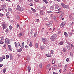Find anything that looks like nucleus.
Masks as SVG:
<instances>
[{
  "mask_svg": "<svg viewBox=\"0 0 74 74\" xmlns=\"http://www.w3.org/2000/svg\"><path fill=\"white\" fill-rule=\"evenodd\" d=\"M57 38V35L53 34L51 37L50 39L51 41H55Z\"/></svg>",
  "mask_w": 74,
  "mask_h": 74,
  "instance_id": "nucleus-1",
  "label": "nucleus"
},
{
  "mask_svg": "<svg viewBox=\"0 0 74 74\" xmlns=\"http://www.w3.org/2000/svg\"><path fill=\"white\" fill-rule=\"evenodd\" d=\"M61 5L62 7L63 8H66V9H68V8H69V6L68 5H65V4L62 3H61Z\"/></svg>",
  "mask_w": 74,
  "mask_h": 74,
  "instance_id": "nucleus-2",
  "label": "nucleus"
},
{
  "mask_svg": "<svg viewBox=\"0 0 74 74\" xmlns=\"http://www.w3.org/2000/svg\"><path fill=\"white\" fill-rule=\"evenodd\" d=\"M14 44L15 45V47L17 48H19V46L20 47H21V48L22 47L21 46V45H20V44H19V42L17 43L16 42H15Z\"/></svg>",
  "mask_w": 74,
  "mask_h": 74,
  "instance_id": "nucleus-3",
  "label": "nucleus"
},
{
  "mask_svg": "<svg viewBox=\"0 0 74 74\" xmlns=\"http://www.w3.org/2000/svg\"><path fill=\"white\" fill-rule=\"evenodd\" d=\"M55 8L56 10H58L57 11H60V10H62V8H59V6L56 5H55Z\"/></svg>",
  "mask_w": 74,
  "mask_h": 74,
  "instance_id": "nucleus-4",
  "label": "nucleus"
},
{
  "mask_svg": "<svg viewBox=\"0 0 74 74\" xmlns=\"http://www.w3.org/2000/svg\"><path fill=\"white\" fill-rule=\"evenodd\" d=\"M5 43L7 45L10 44V40L6 38L5 40Z\"/></svg>",
  "mask_w": 74,
  "mask_h": 74,
  "instance_id": "nucleus-5",
  "label": "nucleus"
},
{
  "mask_svg": "<svg viewBox=\"0 0 74 74\" xmlns=\"http://www.w3.org/2000/svg\"><path fill=\"white\" fill-rule=\"evenodd\" d=\"M42 41L44 43L45 42H48V40L46 38H42Z\"/></svg>",
  "mask_w": 74,
  "mask_h": 74,
  "instance_id": "nucleus-6",
  "label": "nucleus"
},
{
  "mask_svg": "<svg viewBox=\"0 0 74 74\" xmlns=\"http://www.w3.org/2000/svg\"><path fill=\"white\" fill-rule=\"evenodd\" d=\"M2 26H3V29H7V27L5 26V22L2 23Z\"/></svg>",
  "mask_w": 74,
  "mask_h": 74,
  "instance_id": "nucleus-7",
  "label": "nucleus"
},
{
  "mask_svg": "<svg viewBox=\"0 0 74 74\" xmlns=\"http://www.w3.org/2000/svg\"><path fill=\"white\" fill-rule=\"evenodd\" d=\"M52 21H50L49 24L48 25V27H51V26H52Z\"/></svg>",
  "mask_w": 74,
  "mask_h": 74,
  "instance_id": "nucleus-8",
  "label": "nucleus"
},
{
  "mask_svg": "<svg viewBox=\"0 0 74 74\" xmlns=\"http://www.w3.org/2000/svg\"><path fill=\"white\" fill-rule=\"evenodd\" d=\"M66 24L65 23V22H63L60 25V27H64V25H65V24Z\"/></svg>",
  "mask_w": 74,
  "mask_h": 74,
  "instance_id": "nucleus-9",
  "label": "nucleus"
},
{
  "mask_svg": "<svg viewBox=\"0 0 74 74\" xmlns=\"http://www.w3.org/2000/svg\"><path fill=\"white\" fill-rule=\"evenodd\" d=\"M40 48L41 50H43L45 49V47L44 46H40Z\"/></svg>",
  "mask_w": 74,
  "mask_h": 74,
  "instance_id": "nucleus-10",
  "label": "nucleus"
},
{
  "mask_svg": "<svg viewBox=\"0 0 74 74\" xmlns=\"http://www.w3.org/2000/svg\"><path fill=\"white\" fill-rule=\"evenodd\" d=\"M27 69H28V73H29V72H30V70H31V67H30V66H28L27 67Z\"/></svg>",
  "mask_w": 74,
  "mask_h": 74,
  "instance_id": "nucleus-11",
  "label": "nucleus"
},
{
  "mask_svg": "<svg viewBox=\"0 0 74 74\" xmlns=\"http://www.w3.org/2000/svg\"><path fill=\"white\" fill-rule=\"evenodd\" d=\"M17 52H21V51H22V48H20V49H18L17 50Z\"/></svg>",
  "mask_w": 74,
  "mask_h": 74,
  "instance_id": "nucleus-12",
  "label": "nucleus"
},
{
  "mask_svg": "<svg viewBox=\"0 0 74 74\" xmlns=\"http://www.w3.org/2000/svg\"><path fill=\"white\" fill-rule=\"evenodd\" d=\"M40 14L42 15H44V12L42 11V10H41L40 12Z\"/></svg>",
  "mask_w": 74,
  "mask_h": 74,
  "instance_id": "nucleus-13",
  "label": "nucleus"
},
{
  "mask_svg": "<svg viewBox=\"0 0 74 74\" xmlns=\"http://www.w3.org/2000/svg\"><path fill=\"white\" fill-rule=\"evenodd\" d=\"M64 35L66 37H69V36H68V34H67V32H64Z\"/></svg>",
  "mask_w": 74,
  "mask_h": 74,
  "instance_id": "nucleus-14",
  "label": "nucleus"
},
{
  "mask_svg": "<svg viewBox=\"0 0 74 74\" xmlns=\"http://www.w3.org/2000/svg\"><path fill=\"white\" fill-rule=\"evenodd\" d=\"M51 66V64H49L47 67V69H49V68H50V66Z\"/></svg>",
  "mask_w": 74,
  "mask_h": 74,
  "instance_id": "nucleus-15",
  "label": "nucleus"
},
{
  "mask_svg": "<svg viewBox=\"0 0 74 74\" xmlns=\"http://www.w3.org/2000/svg\"><path fill=\"white\" fill-rule=\"evenodd\" d=\"M46 56L48 57H51V54H46Z\"/></svg>",
  "mask_w": 74,
  "mask_h": 74,
  "instance_id": "nucleus-16",
  "label": "nucleus"
},
{
  "mask_svg": "<svg viewBox=\"0 0 74 74\" xmlns=\"http://www.w3.org/2000/svg\"><path fill=\"white\" fill-rule=\"evenodd\" d=\"M43 2H44L45 3V4H47L48 3V1L47 0H43Z\"/></svg>",
  "mask_w": 74,
  "mask_h": 74,
  "instance_id": "nucleus-17",
  "label": "nucleus"
},
{
  "mask_svg": "<svg viewBox=\"0 0 74 74\" xmlns=\"http://www.w3.org/2000/svg\"><path fill=\"white\" fill-rule=\"evenodd\" d=\"M63 16H64V14H61L60 16V19L62 18L63 17Z\"/></svg>",
  "mask_w": 74,
  "mask_h": 74,
  "instance_id": "nucleus-18",
  "label": "nucleus"
},
{
  "mask_svg": "<svg viewBox=\"0 0 74 74\" xmlns=\"http://www.w3.org/2000/svg\"><path fill=\"white\" fill-rule=\"evenodd\" d=\"M16 18L17 19H19L20 18H19V16L17 15H16Z\"/></svg>",
  "mask_w": 74,
  "mask_h": 74,
  "instance_id": "nucleus-19",
  "label": "nucleus"
},
{
  "mask_svg": "<svg viewBox=\"0 0 74 74\" xmlns=\"http://www.w3.org/2000/svg\"><path fill=\"white\" fill-rule=\"evenodd\" d=\"M31 9L32 10L33 12H36V10L34 9L33 8H32Z\"/></svg>",
  "mask_w": 74,
  "mask_h": 74,
  "instance_id": "nucleus-20",
  "label": "nucleus"
},
{
  "mask_svg": "<svg viewBox=\"0 0 74 74\" xmlns=\"http://www.w3.org/2000/svg\"><path fill=\"white\" fill-rule=\"evenodd\" d=\"M35 47L36 48H38V44L37 43H36Z\"/></svg>",
  "mask_w": 74,
  "mask_h": 74,
  "instance_id": "nucleus-21",
  "label": "nucleus"
},
{
  "mask_svg": "<svg viewBox=\"0 0 74 74\" xmlns=\"http://www.w3.org/2000/svg\"><path fill=\"white\" fill-rule=\"evenodd\" d=\"M55 62L56 61L55 59H53V60L52 61V64H54L55 63Z\"/></svg>",
  "mask_w": 74,
  "mask_h": 74,
  "instance_id": "nucleus-22",
  "label": "nucleus"
},
{
  "mask_svg": "<svg viewBox=\"0 0 74 74\" xmlns=\"http://www.w3.org/2000/svg\"><path fill=\"white\" fill-rule=\"evenodd\" d=\"M3 43H4V42L2 41L1 40H0V44H3Z\"/></svg>",
  "mask_w": 74,
  "mask_h": 74,
  "instance_id": "nucleus-23",
  "label": "nucleus"
},
{
  "mask_svg": "<svg viewBox=\"0 0 74 74\" xmlns=\"http://www.w3.org/2000/svg\"><path fill=\"white\" fill-rule=\"evenodd\" d=\"M29 47H32L33 46V45L32 44V42H30V44L29 45Z\"/></svg>",
  "mask_w": 74,
  "mask_h": 74,
  "instance_id": "nucleus-24",
  "label": "nucleus"
},
{
  "mask_svg": "<svg viewBox=\"0 0 74 74\" xmlns=\"http://www.w3.org/2000/svg\"><path fill=\"white\" fill-rule=\"evenodd\" d=\"M7 70V69L6 68H5L4 69H3V73H5V72Z\"/></svg>",
  "mask_w": 74,
  "mask_h": 74,
  "instance_id": "nucleus-25",
  "label": "nucleus"
},
{
  "mask_svg": "<svg viewBox=\"0 0 74 74\" xmlns=\"http://www.w3.org/2000/svg\"><path fill=\"white\" fill-rule=\"evenodd\" d=\"M9 28L10 30H12V26L11 25H10L9 26Z\"/></svg>",
  "mask_w": 74,
  "mask_h": 74,
  "instance_id": "nucleus-26",
  "label": "nucleus"
},
{
  "mask_svg": "<svg viewBox=\"0 0 74 74\" xmlns=\"http://www.w3.org/2000/svg\"><path fill=\"white\" fill-rule=\"evenodd\" d=\"M22 34H23L22 33H19V35H18L19 37H21V36H22L23 35Z\"/></svg>",
  "mask_w": 74,
  "mask_h": 74,
  "instance_id": "nucleus-27",
  "label": "nucleus"
},
{
  "mask_svg": "<svg viewBox=\"0 0 74 74\" xmlns=\"http://www.w3.org/2000/svg\"><path fill=\"white\" fill-rule=\"evenodd\" d=\"M59 44L60 45H62L63 44V42L62 41L60 42L59 43Z\"/></svg>",
  "mask_w": 74,
  "mask_h": 74,
  "instance_id": "nucleus-28",
  "label": "nucleus"
},
{
  "mask_svg": "<svg viewBox=\"0 0 74 74\" xmlns=\"http://www.w3.org/2000/svg\"><path fill=\"white\" fill-rule=\"evenodd\" d=\"M5 32L6 33H8L9 32V29H6Z\"/></svg>",
  "mask_w": 74,
  "mask_h": 74,
  "instance_id": "nucleus-29",
  "label": "nucleus"
},
{
  "mask_svg": "<svg viewBox=\"0 0 74 74\" xmlns=\"http://www.w3.org/2000/svg\"><path fill=\"white\" fill-rule=\"evenodd\" d=\"M39 67L40 68V69H41L42 68V64L40 63V64L39 65Z\"/></svg>",
  "mask_w": 74,
  "mask_h": 74,
  "instance_id": "nucleus-30",
  "label": "nucleus"
},
{
  "mask_svg": "<svg viewBox=\"0 0 74 74\" xmlns=\"http://www.w3.org/2000/svg\"><path fill=\"white\" fill-rule=\"evenodd\" d=\"M52 12V11H47V13L48 14H51Z\"/></svg>",
  "mask_w": 74,
  "mask_h": 74,
  "instance_id": "nucleus-31",
  "label": "nucleus"
},
{
  "mask_svg": "<svg viewBox=\"0 0 74 74\" xmlns=\"http://www.w3.org/2000/svg\"><path fill=\"white\" fill-rule=\"evenodd\" d=\"M3 59L2 57L0 58V62H3Z\"/></svg>",
  "mask_w": 74,
  "mask_h": 74,
  "instance_id": "nucleus-32",
  "label": "nucleus"
},
{
  "mask_svg": "<svg viewBox=\"0 0 74 74\" xmlns=\"http://www.w3.org/2000/svg\"><path fill=\"white\" fill-rule=\"evenodd\" d=\"M10 59L11 60H13V57H12V56H10Z\"/></svg>",
  "mask_w": 74,
  "mask_h": 74,
  "instance_id": "nucleus-33",
  "label": "nucleus"
},
{
  "mask_svg": "<svg viewBox=\"0 0 74 74\" xmlns=\"http://www.w3.org/2000/svg\"><path fill=\"white\" fill-rule=\"evenodd\" d=\"M37 32H36L35 33V34H34V36L35 37H36V36H37Z\"/></svg>",
  "mask_w": 74,
  "mask_h": 74,
  "instance_id": "nucleus-34",
  "label": "nucleus"
},
{
  "mask_svg": "<svg viewBox=\"0 0 74 74\" xmlns=\"http://www.w3.org/2000/svg\"><path fill=\"white\" fill-rule=\"evenodd\" d=\"M50 52L51 53V54L52 55L53 54V50H52Z\"/></svg>",
  "mask_w": 74,
  "mask_h": 74,
  "instance_id": "nucleus-35",
  "label": "nucleus"
},
{
  "mask_svg": "<svg viewBox=\"0 0 74 74\" xmlns=\"http://www.w3.org/2000/svg\"><path fill=\"white\" fill-rule=\"evenodd\" d=\"M58 65L59 67H62V64H61V63H59Z\"/></svg>",
  "mask_w": 74,
  "mask_h": 74,
  "instance_id": "nucleus-36",
  "label": "nucleus"
},
{
  "mask_svg": "<svg viewBox=\"0 0 74 74\" xmlns=\"http://www.w3.org/2000/svg\"><path fill=\"white\" fill-rule=\"evenodd\" d=\"M63 71L65 73H66V71H67V70H66V68H65L63 70Z\"/></svg>",
  "mask_w": 74,
  "mask_h": 74,
  "instance_id": "nucleus-37",
  "label": "nucleus"
},
{
  "mask_svg": "<svg viewBox=\"0 0 74 74\" xmlns=\"http://www.w3.org/2000/svg\"><path fill=\"white\" fill-rule=\"evenodd\" d=\"M18 10L19 11H22V8L20 7V8H18Z\"/></svg>",
  "mask_w": 74,
  "mask_h": 74,
  "instance_id": "nucleus-38",
  "label": "nucleus"
},
{
  "mask_svg": "<svg viewBox=\"0 0 74 74\" xmlns=\"http://www.w3.org/2000/svg\"><path fill=\"white\" fill-rule=\"evenodd\" d=\"M4 37L3 36H1V40H4Z\"/></svg>",
  "mask_w": 74,
  "mask_h": 74,
  "instance_id": "nucleus-39",
  "label": "nucleus"
},
{
  "mask_svg": "<svg viewBox=\"0 0 74 74\" xmlns=\"http://www.w3.org/2000/svg\"><path fill=\"white\" fill-rule=\"evenodd\" d=\"M6 59H8V58H9V56H8V55H7L6 56Z\"/></svg>",
  "mask_w": 74,
  "mask_h": 74,
  "instance_id": "nucleus-40",
  "label": "nucleus"
},
{
  "mask_svg": "<svg viewBox=\"0 0 74 74\" xmlns=\"http://www.w3.org/2000/svg\"><path fill=\"white\" fill-rule=\"evenodd\" d=\"M1 7H6V5H1Z\"/></svg>",
  "mask_w": 74,
  "mask_h": 74,
  "instance_id": "nucleus-41",
  "label": "nucleus"
},
{
  "mask_svg": "<svg viewBox=\"0 0 74 74\" xmlns=\"http://www.w3.org/2000/svg\"><path fill=\"white\" fill-rule=\"evenodd\" d=\"M50 9H51V10L53 9V6H52L50 7Z\"/></svg>",
  "mask_w": 74,
  "mask_h": 74,
  "instance_id": "nucleus-42",
  "label": "nucleus"
},
{
  "mask_svg": "<svg viewBox=\"0 0 74 74\" xmlns=\"http://www.w3.org/2000/svg\"><path fill=\"white\" fill-rule=\"evenodd\" d=\"M10 14L9 13V12H7L6 13V16H8V15H9Z\"/></svg>",
  "mask_w": 74,
  "mask_h": 74,
  "instance_id": "nucleus-43",
  "label": "nucleus"
},
{
  "mask_svg": "<svg viewBox=\"0 0 74 74\" xmlns=\"http://www.w3.org/2000/svg\"><path fill=\"white\" fill-rule=\"evenodd\" d=\"M21 47H24V42L22 43V45Z\"/></svg>",
  "mask_w": 74,
  "mask_h": 74,
  "instance_id": "nucleus-44",
  "label": "nucleus"
},
{
  "mask_svg": "<svg viewBox=\"0 0 74 74\" xmlns=\"http://www.w3.org/2000/svg\"><path fill=\"white\" fill-rule=\"evenodd\" d=\"M8 10L10 11H12V9H11V8H8Z\"/></svg>",
  "mask_w": 74,
  "mask_h": 74,
  "instance_id": "nucleus-45",
  "label": "nucleus"
},
{
  "mask_svg": "<svg viewBox=\"0 0 74 74\" xmlns=\"http://www.w3.org/2000/svg\"><path fill=\"white\" fill-rule=\"evenodd\" d=\"M70 54L71 56H73V54L72 53H70Z\"/></svg>",
  "mask_w": 74,
  "mask_h": 74,
  "instance_id": "nucleus-46",
  "label": "nucleus"
},
{
  "mask_svg": "<svg viewBox=\"0 0 74 74\" xmlns=\"http://www.w3.org/2000/svg\"><path fill=\"white\" fill-rule=\"evenodd\" d=\"M10 51H12V49L11 48H9L8 49Z\"/></svg>",
  "mask_w": 74,
  "mask_h": 74,
  "instance_id": "nucleus-47",
  "label": "nucleus"
},
{
  "mask_svg": "<svg viewBox=\"0 0 74 74\" xmlns=\"http://www.w3.org/2000/svg\"><path fill=\"white\" fill-rule=\"evenodd\" d=\"M30 6H33V4L32 3H31L29 4Z\"/></svg>",
  "mask_w": 74,
  "mask_h": 74,
  "instance_id": "nucleus-48",
  "label": "nucleus"
},
{
  "mask_svg": "<svg viewBox=\"0 0 74 74\" xmlns=\"http://www.w3.org/2000/svg\"><path fill=\"white\" fill-rule=\"evenodd\" d=\"M3 59H5V56H3L2 57Z\"/></svg>",
  "mask_w": 74,
  "mask_h": 74,
  "instance_id": "nucleus-49",
  "label": "nucleus"
},
{
  "mask_svg": "<svg viewBox=\"0 0 74 74\" xmlns=\"http://www.w3.org/2000/svg\"><path fill=\"white\" fill-rule=\"evenodd\" d=\"M62 51L63 52H66V49L64 48H63Z\"/></svg>",
  "mask_w": 74,
  "mask_h": 74,
  "instance_id": "nucleus-50",
  "label": "nucleus"
},
{
  "mask_svg": "<svg viewBox=\"0 0 74 74\" xmlns=\"http://www.w3.org/2000/svg\"><path fill=\"white\" fill-rule=\"evenodd\" d=\"M19 25L18 24H17L16 25V28H18V27H19Z\"/></svg>",
  "mask_w": 74,
  "mask_h": 74,
  "instance_id": "nucleus-51",
  "label": "nucleus"
},
{
  "mask_svg": "<svg viewBox=\"0 0 74 74\" xmlns=\"http://www.w3.org/2000/svg\"><path fill=\"white\" fill-rule=\"evenodd\" d=\"M33 30L32 29L31 30V34H33Z\"/></svg>",
  "mask_w": 74,
  "mask_h": 74,
  "instance_id": "nucleus-52",
  "label": "nucleus"
},
{
  "mask_svg": "<svg viewBox=\"0 0 74 74\" xmlns=\"http://www.w3.org/2000/svg\"><path fill=\"white\" fill-rule=\"evenodd\" d=\"M3 14H1V13L0 14V16H3Z\"/></svg>",
  "mask_w": 74,
  "mask_h": 74,
  "instance_id": "nucleus-53",
  "label": "nucleus"
},
{
  "mask_svg": "<svg viewBox=\"0 0 74 74\" xmlns=\"http://www.w3.org/2000/svg\"><path fill=\"white\" fill-rule=\"evenodd\" d=\"M8 47H9V48H11V45H8Z\"/></svg>",
  "mask_w": 74,
  "mask_h": 74,
  "instance_id": "nucleus-54",
  "label": "nucleus"
},
{
  "mask_svg": "<svg viewBox=\"0 0 74 74\" xmlns=\"http://www.w3.org/2000/svg\"><path fill=\"white\" fill-rule=\"evenodd\" d=\"M20 6H19V5H17V8H20Z\"/></svg>",
  "mask_w": 74,
  "mask_h": 74,
  "instance_id": "nucleus-55",
  "label": "nucleus"
},
{
  "mask_svg": "<svg viewBox=\"0 0 74 74\" xmlns=\"http://www.w3.org/2000/svg\"><path fill=\"white\" fill-rule=\"evenodd\" d=\"M74 22H72L71 23V25H73V24H74Z\"/></svg>",
  "mask_w": 74,
  "mask_h": 74,
  "instance_id": "nucleus-56",
  "label": "nucleus"
},
{
  "mask_svg": "<svg viewBox=\"0 0 74 74\" xmlns=\"http://www.w3.org/2000/svg\"><path fill=\"white\" fill-rule=\"evenodd\" d=\"M66 62H69V58L66 59Z\"/></svg>",
  "mask_w": 74,
  "mask_h": 74,
  "instance_id": "nucleus-57",
  "label": "nucleus"
},
{
  "mask_svg": "<svg viewBox=\"0 0 74 74\" xmlns=\"http://www.w3.org/2000/svg\"><path fill=\"white\" fill-rule=\"evenodd\" d=\"M39 0H34L36 2H38Z\"/></svg>",
  "mask_w": 74,
  "mask_h": 74,
  "instance_id": "nucleus-58",
  "label": "nucleus"
},
{
  "mask_svg": "<svg viewBox=\"0 0 74 74\" xmlns=\"http://www.w3.org/2000/svg\"><path fill=\"white\" fill-rule=\"evenodd\" d=\"M61 12V11H59L57 12H56L57 14H59V13H60Z\"/></svg>",
  "mask_w": 74,
  "mask_h": 74,
  "instance_id": "nucleus-59",
  "label": "nucleus"
},
{
  "mask_svg": "<svg viewBox=\"0 0 74 74\" xmlns=\"http://www.w3.org/2000/svg\"><path fill=\"white\" fill-rule=\"evenodd\" d=\"M53 74H59L58 73H56L55 72H53Z\"/></svg>",
  "mask_w": 74,
  "mask_h": 74,
  "instance_id": "nucleus-60",
  "label": "nucleus"
},
{
  "mask_svg": "<svg viewBox=\"0 0 74 74\" xmlns=\"http://www.w3.org/2000/svg\"><path fill=\"white\" fill-rule=\"evenodd\" d=\"M3 47H4L5 48V49L6 48V45H4V46H3Z\"/></svg>",
  "mask_w": 74,
  "mask_h": 74,
  "instance_id": "nucleus-61",
  "label": "nucleus"
},
{
  "mask_svg": "<svg viewBox=\"0 0 74 74\" xmlns=\"http://www.w3.org/2000/svg\"><path fill=\"white\" fill-rule=\"evenodd\" d=\"M25 48H28V46H27V45H26L25 46Z\"/></svg>",
  "mask_w": 74,
  "mask_h": 74,
  "instance_id": "nucleus-62",
  "label": "nucleus"
},
{
  "mask_svg": "<svg viewBox=\"0 0 74 74\" xmlns=\"http://www.w3.org/2000/svg\"><path fill=\"white\" fill-rule=\"evenodd\" d=\"M36 21H37V22H39V19H37V20H36Z\"/></svg>",
  "mask_w": 74,
  "mask_h": 74,
  "instance_id": "nucleus-63",
  "label": "nucleus"
},
{
  "mask_svg": "<svg viewBox=\"0 0 74 74\" xmlns=\"http://www.w3.org/2000/svg\"><path fill=\"white\" fill-rule=\"evenodd\" d=\"M55 18V16H53V19H54Z\"/></svg>",
  "mask_w": 74,
  "mask_h": 74,
  "instance_id": "nucleus-64",
  "label": "nucleus"
}]
</instances>
